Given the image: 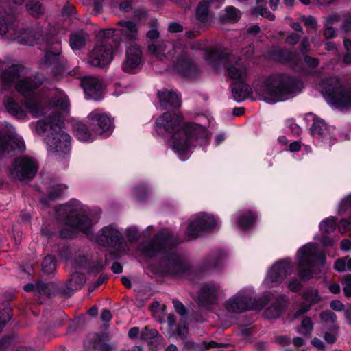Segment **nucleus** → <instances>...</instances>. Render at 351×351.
I'll list each match as a JSON object with an SVG mask.
<instances>
[{
  "label": "nucleus",
  "instance_id": "obj_54",
  "mask_svg": "<svg viewBox=\"0 0 351 351\" xmlns=\"http://www.w3.org/2000/svg\"><path fill=\"white\" fill-rule=\"evenodd\" d=\"M336 31L332 27V23H326L324 35L326 38H332L335 36Z\"/></svg>",
  "mask_w": 351,
  "mask_h": 351
},
{
  "label": "nucleus",
  "instance_id": "obj_13",
  "mask_svg": "<svg viewBox=\"0 0 351 351\" xmlns=\"http://www.w3.org/2000/svg\"><path fill=\"white\" fill-rule=\"evenodd\" d=\"M38 169V162L33 157L24 156L14 160L10 169L13 179L25 180L32 179Z\"/></svg>",
  "mask_w": 351,
  "mask_h": 351
},
{
  "label": "nucleus",
  "instance_id": "obj_16",
  "mask_svg": "<svg viewBox=\"0 0 351 351\" xmlns=\"http://www.w3.org/2000/svg\"><path fill=\"white\" fill-rule=\"evenodd\" d=\"M217 223L216 219L212 215L199 213L189 221L186 237L189 240L194 239L202 235L204 231L215 228Z\"/></svg>",
  "mask_w": 351,
  "mask_h": 351
},
{
  "label": "nucleus",
  "instance_id": "obj_47",
  "mask_svg": "<svg viewBox=\"0 0 351 351\" xmlns=\"http://www.w3.org/2000/svg\"><path fill=\"white\" fill-rule=\"evenodd\" d=\"M27 10L34 16H39L44 12V8L38 0H31L27 4Z\"/></svg>",
  "mask_w": 351,
  "mask_h": 351
},
{
  "label": "nucleus",
  "instance_id": "obj_17",
  "mask_svg": "<svg viewBox=\"0 0 351 351\" xmlns=\"http://www.w3.org/2000/svg\"><path fill=\"white\" fill-rule=\"evenodd\" d=\"M88 127L93 133L97 135H110L113 130V124L110 117L102 110H93L87 117Z\"/></svg>",
  "mask_w": 351,
  "mask_h": 351
},
{
  "label": "nucleus",
  "instance_id": "obj_63",
  "mask_svg": "<svg viewBox=\"0 0 351 351\" xmlns=\"http://www.w3.org/2000/svg\"><path fill=\"white\" fill-rule=\"evenodd\" d=\"M330 306L332 310L338 312L343 311L344 308L343 304L338 300L331 301Z\"/></svg>",
  "mask_w": 351,
  "mask_h": 351
},
{
  "label": "nucleus",
  "instance_id": "obj_29",
  "mask_svg": "<svg viewBox=\"0 0 351 351\" xmlns=\"http://www.w3.org/2000/svg\"><path fill=\"white\" fill-rule=\"evenodd\" d=\"M117 32L123 39L136 40L138 38V29L136 24L131 21L121 20L117 23Z\"/></svg>",
  "mask_w": 351,
  "mask_h": 351
},
{
  "label": "nucleus",
  "instance_id": "obj_39",
  "mask_svg": "<svg viewBox=\"0 0 351 351\" xmlns=\"http://www.w3.org/2000/svg\"><path fill=\"white\" fill-rule=\"evenodd\" d=\"M76 263L80 267L87 268L88 269L93 272L99 271L104 267L102 261H99L97 263H95L94 262L90 261L88 256H79L76 259Z\"/></svg>",
  "mask_w": 351,
  "mask_h": 351
},
{
  "label": "nucleus",
  "instance_id": "obj_58",
  "mask_svg": "<svg viewBox=\"0 0 351 351\" xmlns=\"http://www.w3.org/2000/svg\"><path fill=\"white\" fill-rule=\"evenodd\" d=\"M334 269L338 271H346L347 269L346 258L337 260L334 265Z\"/></svg>",
  "mask_w": 351,
  "mask_h": 351
},
{
  "label": "nucleus",
  "instance_id": "obj_1",
  "mask_svg": "<svg viewBox=\"0 0 351 351\" xmlns=\"http://www.w3.org/2000/svg\"><path fill=\"white\" fill-rule=\"evenodd\" d=\"M181 117L177 114L165 112L156 121V131L160 134H171L173 149L181 160L189 156V150L194 142L203 145L207 143L208 134L200 125L188 123L180 128Z\"/></svg>",
  "mask_w": 351,
  "mask_h": 351
},
{
  "label": "nucleus",
  "instance_id": "obj_57",
  "mask_svg": "<svg viewBox=\"0 0 351 351\" xmlns=\"http://www.w3.org/2000/svg\"><path fill=\"white\" fill-rule=\"evenodd\" d=\"M100 34L105 38H112L115 35H118L119 32H117V27L116 28H110V29H104L101 30Z\"/></svg>",
  "mask_w": 351,
  "mask_h": 351
},
{
  "label": "nucleus",
  "instance_id": "obj_52",
  "mask_svg": "<svg viewBox=\"0 0 351 351\" xmlns=\"http://www.w3.org/2000/svg\"><path fill=\"white\" fill-rule=\"evenodd\" d=\"M126 234L130 241H137L140 237L138 230L134 227L128 228L126 230Z\"/></svg>",
  "mask_w": 351,
  "mask_h": 351
},
{
  "label": "nucleus",
  "instance_id": "obj_15",
  "mask_svg": "<svg viewBox=\"0 0 351 351\" xmlns=\"http://www.w3.org/2000/svg\"><path fill=\"white\" fill-rule=\"evenodd\" d=\"M326 254L315 243H308V279L321 278L325 271Z\"/></svg>",
  "mask_w": 351,
  "mask_h": 351
},
{
  "label": "nucleus",
  "instance_id": "obj_23",
  "mask_svg": "<svg viewBox=\"0 0 351 351\" xmlns=\"http://www.w3.org/2000/svg\"><path fill=\"white\" fill-rule=\"evenodd\" d=\"M182 45V43L181 42L172 44L167 41L162 40L158 43L149 45L147 51L151 56L158 60L171 59L174 58L176 54L173 50V47L176 45Z\"/></svg>",
  "mask_w": 351,
  "mask_h": 351
},
{
  "label": "nucleus",
  "instance_id": "obj_51",
  "mask_svg": "<svg viewBox=\"0 0 351 351\" xmlns=\"http://www.w3.org/2000/svg\"><path fill=\"white\" fill-rule=\"evenodd\" d=\"M58 53L47 51L45 55V62L50 65L53 64L58 62Z\"/></svg>",
  "mask_w": 351,
  "mask_h": 351
},
{
  "label": "nucleus",
  "instance_id": "obj_3",
  "mask_svg": "<svg viewBox=\"0 0 351 351\" xmlns=\"http://www.w3.org/2000/svg\"><path fill=\"white\" fill-rule=\"evenodd\" d=\"M63 115L53 112L44 119L37 121L35 131L40 136H45L48 152L57 158H64L70 153L71 136L62 130Z\"/></svg>",
  "mask_w": 351,
  "mask_h": 351
},
{
  "label": "nucleus",
  "instance_id": "obj_19",
  "mask_svg": "<svg viewBox=\"0 0 351 351\" xmlns=\"http://www.w3.org/2000/svg\"><path fill=\"white\" fill-rule=\"evenodd\" d=\"M92 239L101 246L116 247L123 242L121 232L113 225L101 228Z\"/></svg>",
  "mask_w": 351,
  "mask_h": 351
},
{
  "label": "nucleus",
  "instance_id": "obj_38",
  "mask_svg": "<svg viewBox=\"0 0 351 351\" xmlns=\"http://www.w3.org/2000/svg\"><path fill=\"white\" fill-rule=\"evenodd\" d=\"M67 189L64 184H56L51 187L47 197H43L40 199L42 204L47 206L49 201H53L62 195Z\"/></svg>",
  "mask_w": 351,
  "mask_h": 351
},
{
  "label": "nucleus",
  "instance_id": "obj_33",
  "mask_svg": "<svg viewBox=\"0 0 351 351\" xmlns=\"http://www.w3.org/2000/svg\"><path fill=\"white\" fill-rule=\"evenodd\" d=\"M296 261L300 280L305 281L307 277V245H304L298 250Z\"/></svg>",
  "mask_w": 351,
  "mask_h": 351
},
{
  "label": "nucleus",
  "instance_id": "obj_24",
  "mask_svg": "<svg viewBox=\"0 0 351 351\" xmlns=\"http://www.w3.org/2000/svg\"><path fill=\"white\" fill-rule=\"evenodd\" d=\"M282 56L295 71H304L307 64L306 40H302L300 53H291L289 51H282Z\"/></svg>",
  "mask_w": 351,
  "mask_h": 351
},
{
  "label": "nucleus",
  "instance_id": "obj_42",
  "mask_svg": "<svg viewBox=\"0 0 351 351\" xmlns=\"http://www.w3.org/2000/svg\"><path fill=\"white\" fill-rule=\"evenodd\" d=\"M337 219L335 216L325 218L319 223V230L322 234H330L337 228Z\"/></svg>",
  "mask_w": 351,
  "mask_h": 351
},
{
  "label": "nucleus",
  "instance_id": "obj_56",
  "mask_svg": "<svg viewBox=\"0 0 351 351\" xmlns=\"http://www.w3.org/2000/svg\"><path fill=\"white\" fill-rule=\"evenodd\" d=\"M10 319L9 313L6 310L0 311V332L5 326V324Z\"/></svg>",
  "mask_w": 351,
  "mask_h": 351
},
{
  "label": "nucleus",
  "instance_id": "obj_50",
  "mask_svg": "<svg viewBox=\"0 0 351 351\" xmlns=\"http://www.w3.org/2000/svg\"><path fill=\"white\" fill-rule=\"evenodd\" d=\"M320 319L324 323L334 324L337 320V316L332 311L327 310L320 314Z\"/></svg>",
  "mask_w": 351,
  "mask_h": 351
},
{
  "label": "nucleus",
  "instance_id": "obj_2",
  "mask_svg": "<svg viewBox=\"0 0 351 351\" xmlns=\"http://www.w3.org/2000/svg\"><path fill=\"white\" fill-rule=\"evenodd\" d=\"M178 244L177 238L171 231L162 230L152 243L144 246L143 252L149 256L163 254L164 256L160 263V271L181 276L188 270L189 265L176 253L175 247Z\"/></svg>",
  "mask_w": 351,
  "mask_h": 351
},
{
  "label": "nucleus",
  "instance_id": "obj_8",
  "mask_svg": "<svg viewBox=\"0 0 351 351\" xmlns=\"http://www.w3.org/2000/svg\"><path fill=\"white\" fill-rule=\"evenodd\" d=\"M41 84L42 81L36 77L22 76L14 86L15 90L25 98L24 105L34 117L43 114V108L34 97L35 91Z\"/></svg>",
  "mask_w": 351,
  "mask_h": 351
},
{
  "label": "nucleus",
  "instance_id": "obj_25",
  "mask_svg": "<svg viewBox=\"0 0 351 351\" xmlns=\"http://www.w3.org/2000/svg\"><path fill=\"white\" fill-rule=\"evenodd\" d=\"M3 104L6 111L14 118L19 120L27 119L29 110L24 105V101L19 102L14 95H8L3 97Z\"/></svg>",
  "mask_w": 351,
  "mask_h": 351
},
{
  "label": "nucleus",
  "instance_id": "obj_61",
  "mask_svg": "<svg viewBox=\"0 0 351 351\" xmlns=\"http://www.w3.org/2000/svg\"><path fill=\"white\" fill-rule=\"evenodd\" d=\"M301 287V282L297 279H293L288 283V288L292 291H298Z\"/></svg>",
  "mask_w": 351,
  "mask_h": 351
},
{
  "label": "nucleus",
  "instance_id": "obj_64",
  "mask_svg": "<svg viewBox=\"0 0 351 351\" xmlns=\"http://www.w3.org/2000/svg\"><path fill=\"white\" fill-rule=\"evenodd\" d=\"M259 14H261L262 16L265 17L270 21H273L275 18V16L269 11L267 8H261L259 9L258 11Z\"/></svg>",
  "mask_w": 351,
  "mask_h": 351
},
{
  "label": "nucleus",
  "instance_id": "obj_6",
  "mask_svg": "<svg viewBox=\"0 0 351 351\" xmlns=\"http://www.w3.org/2000/svg\"><path fill=\"white\" fill-rule=\"evenodd\" d=\"M319 86L322 95L331 108L341 110L351 108V86L346 88L339 78L322 80Z\"/></svg>",
  "mask_w": 351,
  "mask_h": 351
},
{
  "label": "nucleus",
  "instance_id": "obj_37",
  "mask_svg": "<svg viewBox=\"0 0 351 351\" xmlns=\"http://www.w3.org/2000/svg\"><path fill=\"white\" fill-rule=\"evenodd\" d=\"M73 130L76 137L81 141H92L95 134L90 132L88 126L82 122H77L73 126Z\"/></svg>",
  "mask_w": 351,
  "mask_h": 351
},
{
  "label": "nucleus",
  "instance_id": "obj_21",
  "mask_svg": "<svg viewBox=\"0 0 351 351\" xmlns=\"http://www.w3.org/2000/svg\"><path fill=\"white\" fill-rule=\"evenodd\" d=\"M221 290L220 286L208 282L203 284L197 295V302L202 306H208L217 303Z\"/></svg>",
  "mask_w": 351,
  "mask_h": 351
},
{
  "label": "nucleus",
  "instance_id": "obj_12",
  "mask_svg": "<svg viewBox=\"0 0 351 351\" xmlns=\"http://www.w3.org/2000/svg\"><path fill=\"white\" fill-rule=\"evenodd\" d=\"M176 53V59L173 62L174 69L182 76L188 78L197 77L199 71L196 64L188 55L186 47L183 45H176L173 47Z\"/></svg>",
  "mask_w": 351,
  "mask_h": 351
},
{
  "label": "nucleus",
  "instance_id": "obj_27",
  "mask_svg": "<svg viewBox=\"0 0 351 351\" xmlns=\"http://www.w3.org/2000/svg\"><path fill=\"white\" fill-rule=\"evenodd\" d=\"M81 85L88 99L99 100L101 98V83L97 77H85L82 80Z\"/></svg>",
  "mask_w": 351,
  "mask_h": 351
},
{
  "label": "nucleus",
  "instance_id": "obj_14",
  "mask_svg": "<svg viewBox=\"0 0 351 351\" xmlns=\"http://www.w3.org/2000/svg\"><path fill=\"white\" fill-rule=\"evenodd\" d=\"M293 271V265L289 258L280 260L275 263L268 271L263 285L266 287H276Z\"/></svg>",
  "mask_w": 351,
  "mask_h": 351
},
{
  "label": "nucleus",
  "instance_id": "obj_31",
  "mask_svg": "<svg viewBox=\"0 0 351 351\" xmlns=\"http://www.w3.org/2000/svg\"><path fill=\"white\" fill-rule=\"evenodd\" d=\"M158 97L162 109L180 106L181 100L178 94L172 90L164 89L158 91Z\"/></svg>",
  "mask_w": 351,
  "mask_h": 351
},
{
  "label": "nucleus",
  "instance_id": "obj_7",
  "mask_svg": "<svg viewBox=\"0 0 351 351\" xmlns=\"http://www.w3.org/2000/svg\"><path fill=\"white\" fill-rule=\"evenodd\" d=\"M210 66L219 71L223 66L227 68V72L231 79L243 80L247 76V69L240 60L232 53H219L217 51H209L206 57Z\"/></svg>",
  "mask_w": 351,
  "mask_h": 351
},
{
  "label": "nucleus",
  "instance_id": "obj_28",
  "mask_svg": "<svg viewBox=\"0 0 351 351\" xmlns=\"http://www.w3.org/2000/svg\"><path fill=\"white\" fill-rule=\"evenodd\" d=\"M224 0H201L196 8V17L202 22L208 21L212 12L219 8Z\"/></svg>",
  "mask_w": 351,
  "mask_h": 351
},
{
  "label": "nucleus",
  "instance_id": "obj_43",
  "mask_svg": "<svg viewBox=\"0 0 351 351\" xmlns=\"http://www.w3.org/2000/svg\"><path fill=\"white\" fill-rule=\"evenodd\" d=\"M240 16V11L233 6L226 7L220 14V19L226 22L237 21Z\"/></svg>",
  "mask_w": 351,
  "mask_h": 351
},
{
  "label": "nucleus",
  "instance_id": "obj_26",
  "mask_svg": "<svg viewBox=\"0 0 351 351\" xmlns=\"http://www.w3.org/2000/svg\"><path fill=\"white\" fill-rule=\"evenodd\" d=\"M142 62V51L137 45H130L125 52V60L122 64V69L130 73L136 69Z\"/></svg>",
  "mask_w": 351,
  "mask_h": 351
},
{
  "label": "nucleus",
  "instance_id": "obj_11",
  "mask_svg": "<svg viewBox=\"0 0 351 351\" xmlns=\"http://www.w3.org/2000/svg\"><path fill=\"white\" fill-rule=\"evenodd\" d=\"M25 147L23 138L16 133L13 126L6 122L2 123L0 131V158L8 154L11 150L23 152Z\"/></svg>",
  "mask_w": 351,
  "mask_h": 351
},
{
  "label": "nucleus",
  "instance_id": "obj_5",
  "mask_svg": "<svg viewBox=\"0 0 351 351\" xmlns=\"http://www.w3.org/2000/svg\"><path fill=\"white\" fill-rule=\"evenodd\" d=\"M254 91L268 104H276L293 97L300 91L295 81L289 75L277 74L254 85Z\"/></svg>",
  "mask_w": 351,
  "mask_h": 351
},
{
  "label": "nucleus",
  "instance_id": "obj_40",
  "mask_svg": "<svg viewBox=\"0 0 351 351\" xmlns=\"http://www.w3.org/2000/svg\"><path fill=\"white\" fill-rule=\"evenodd\" d=\"M307 306L304 304L295 313L293 316L294 320L300 321V327L298 328V333L306 335L307 334Z\"/></svg>",
  "mask_w": 351,
  "mask_h": 351
},
{
  "label": "nucleus",
  "instance_id": "obj_10",
  "mask_svg": "<svg viewBox=\"0 0 351 351\" xmlns=\"http://www.w3.org/2000/svg\"><path fill=\"white\" fill-rule=\"evenodd\" d=\"M308 116L313 117V123L310 130L315 145L322 146L328 144L330 147L337 140L349 139L348 134L344 132L339 133L338 136L336 137L337 130L335 128L330 127L323 119L315 118V115L311 112H308Z\"/></svg>",
  "mask_w": 351,
  "mask_h": 351
},
{
  "label": "nucleus",
  "instance_id": "obj_4",
  "mask_svg": "<svg viewBox=\"0 0 351 351\" xmlns=\"http://www.w3.org/2000/svg\"><path fill=\"white\" fill-rule=\"evenodd\" d=\"M56 215L65 226L60 231L62 237H71L77 231L88 235L93 225L90 211L77 200H72L56 208Z\"/></svg>",
  "mask_w": 351,
  "mask_h": 351
},
{
  "label": "nucleus",
  "instance_id": "obj_62",
  "mask_svg": "<svg viewBox=\"0 0 351 351\" xmlns=\"http://www.w3.org/2000/svg\"><path fill=\"white\" fill-rule=\"evenodd\" d=\"M243 56L245 59H250L254 55V48L252 45H249L243 48L241 51Z\"/></svg>",
  "mask_w": 351,
  "mask_h": 351
},
{
  "label": "nucleus",
  "instance_id": "obj_41",
  "mask_svg": "<svg viewBox=\"0 0 351 351\" xmlns=\"http://www.w3.org/2000/svg\"><path fill=\"white\" fill-rule=\"evenodd\" d=\"M86 282L84 274L75 272L71 275L69 280L66 283L67 289L69 290H76L81 288Z\"/></svg>",
  "mask_w": 351,
  "mask_h": 351
},
{
  "label": "nucleus",
  "instance_id": "obj_32",
  "mask_svg": "<svg viewBox=\"0 0 351 351\" xmlns=\"http://www.w3.org/2000/svg\"><path fill=\"white\" fill-rule=\"evenodd\" d=\"M90 41L88 34L82 29L72 32L70 34L69 45L73 50H80Z\"/></svg>",
  "mask_w": 351,
  "mask_h": 351
},
{
  "label": "nucleus",
  "instance_id": "obj_20",
  "mask_svg": "<svg viewBox=\"0 0 351 351\" xmlns=\"http://www.w3.org/2000/svg\"><path fill=\"white\" fill-rule=\"evenodd\" d=\"M112 49L108 44L97 45L92 50L88 63L93 66H104L112 60Z\"/></svg>",
  "mask_w": 351,
  "mask_h": 351
},
{
  "label": "nucleus",
  "instance_id": "obj_45",
  "mask_svg": "<svg viewBox=\"0 0 351 351\" xmlns=\"http://www.w3.org/2000/svg\"><path fill=\"white\" fill-rule=\"evenodd\" d=\"M283 310V306L280 302H276L267 307L265 311V316L267 319H277L280 317Z\"/></svg>",
  "mask_w": 351,
  "mask_h": 351
},
{
  "label": "nucleus",
  "instance_id": "obj_18",
  "mask_svg": "<svg viewBox=\"0 0 351 351\" xmlns=\"http://www.w3.org/2000/svg\"><path fill=\"white\" fill-rule=\"evenodd\" d=\"M254 300L250 291L241 290L224 303L226 310L231 313H241L254 306Z\"/></svg>",
  "mask_w": 351,
  "mask_h": 351
},
{
  "label": "nucleus",
  "instance_id": "obj_55",
  "mask_svg": "<svg viewBox=\"0 0 351 351\" xmlns=\"http://www.w3.org/2000/svg\"><path fill=\"white\" fill-rule=\"evenodd\" d=\"M308 308L313 304L317 302L320 300L318 291L317 290H310L308 289Z\"/></svg>",
  "mask_w": 351,
  "mask_h": 351
},
{
  "label": "nucleus",
  "instance_id": "obj_59",
  "mask_svg": "<svg viewBox=\"0 0 351 351\" xmlns=\"http://www.w3.org/2000/svg\"><path fill=\"white\" fill-rule=\"evenodd\" d=\"M300 38H301L300 34L293 33V34H289L287 37L285 41L289 45H295V44H297L298 43Z\"/></svg>",
  "mask_w": 351,
  "mask_h": 351
},
{
  "label": "nucleus",
  "instance_id": "obj_49",
  "mask_svg": "<svg viewBox=\"0 0 351 351\" xmlns=\"http://www.w3.org/2000/svg\"><path fill=\"white\" fill-rule=\"evenodd\" d=\"M328 234H322L321 236L317 234L315 236V239L319 241L324 247L332 246L335 242L334 239Z\"/></svg>",
  "mask_w": 351,
  "mask_h": 351
},
{
  "label": "nucleus",
  "instance_id": "obj_44",
  "mask_svg": "<svg viewBox=\"0 0 351 351\" xmlns=\"http://www.w3.org/2000/svg\"><path fill=\"white\" fill-rule=\"evenodd\" d=\"M51 286L49 283L37 282L36 284L29 283L24 286L25 291H35L40 294H49V288Z\"/></svg>",
  "mask_w": 351,
  "mask_h": 351
},
{
  "label": "nucleus",
  "instance_id": "obj_60",
  "mask_svg": "<svg viewBox=\"0 0 351 351\" xmlns=\"http://www.w3.org/2000/svg\"><path fill=\"white\" fill-rule=\"evenodd\" d=\"M173 304L176 311L180 315H184L186 314V309L182 302L178 300H173Z\"/></svg>",
  "mask_w": 351,
  "mask_h": 351
},
{
  "label": "nucleus",
  "instance_id": "obj_22",
  "mask_svg": "<svg viewBox=\"0 0 351 351\" xmlns=\"http://www.w3.org/2000/svg\"><path fill=\"white\" fill-rule=\"evenodd\" d=\"M23 67L20 64H11L3 69L0 74V84L3 90H10L15 86L22 75Z\"/></svg>",
  "mask_w": 351,
  "mask_h": 351
},
{
  "label": "nucleus",
  "instance_id": "obj_9",
  "mask_svg": "<svg viewBox=\"0 0 351 351\" xmlns=\"http://www.w3.org/2000/svg\"><path fill=\"white\" fill-rule=\"evenodd\" d=\"M18 23L12 12L0 11V34L8 40H16L20 44L32 45L35 37L29 29L17 30Z\"/></svg>",
  "mask_w": 351,
  "mask_h": 351
},
{
  "label": "nucleus",
  "instance_id": "obj_30",
  "mask_svg": "<svg viewBox=\"0 0 351 351\" xmlns=\"http://www.w3.org/2000/svg\"><path fill=\"white\" fill-rule=\"evenodd\" d=\"M226 254L223 251H217L211 254L203 263L202 269L205 271L219 270L225 263Z\"/></svg>",
  "mask_w": 351,
  "mask_h": 351
},
{
  "label": "nucleus",
  "instance_id": "obj_34",
  "mask_svg": "<svg viewBox=\"0 0 351 351\" xmlns=\"http://www.w3.org/2000/svg\"><path fill=\"white\" fill-rule=\"evenodd\" d=\"M232 93L234 99L240 102L249 97L252 93V88L243 82V80H239L232 85Z\"/></svg>",
  "mask_w": 351,
  "mask_h": 351
},
{
  "label": "nucleus",
  "instance_id": "obj_35",
  "mask_svg": "<svg viewBox=\"0 0 351 351\" xmlns=\"http://www.w3.org/2000/svg\"><path fill=\"white\" fill-rule=\"evenodd\" d=\"M237 221L238 227L242 230H247L252 227L256 220V215L252 211L239 212L232 216Z\"/></svg>",
  "mask_w": 351,
  "mask_h": 351
},
{
  "label": "nucleus",
  "instance_id": "obj_48",
  "mask_svg": "<svg viewBox=\"0 0 351 351\" xmlns=\"http://www.w3.org/2000/svg\"><path fill=\"white\" fill-rule=\"evenodd\" d=\"M287 132H290L293 135H299L301 132V128L295 123L293 119H289L285 121Z\"/></svg>",
  "mask_w": 351,
  "mask_h": 351
},
{
  "label": "nucleus",
  "instance_id": "obj_36",
  "mask_svg": "<svg viewBox=\"0 0 351 351\" xmlns=\"http://www.w3.org/2000/svg\"><path fill=\"white\" fill-rule=\"evenodd\" d=\"M51 104L60 110L68 112L69 108V101L67 96L62 91L54 90L51 93Z\"/></svg>",
  "mask_w": 351,
  "mask_h": 351
},
{
  "label": "nucleus",
  "instance_id": "obj_53",
  "mask_svg": "<svg viewBox=\"0 0 351 351\" xmlns=\"http://www.w3.org/2000/svg\"><path fill=\"white\" fill-rule=\"evenodd\" d=\"M341 29L348 36L349 33L351 32V14L346 15Z\"/></svg>",
  "mask_w": 351,
  "mask_h": 351
},
{
  "label": "nucleus",
  "instance_id": "obj_46",
  "mask_svg": "<svg viewBox=\"0 0 351 351\" xmlns=\"http://www.w3.org/2000/svg\"><path fill=\"white\" fill-rule=\"evenodd\" d=\"M56 263L51 256H47L42 262V270L46 274H52L56 271Z\"/></svg>",
  "mask_w": 351,
  "mask_h": 351
}]
</instances>
